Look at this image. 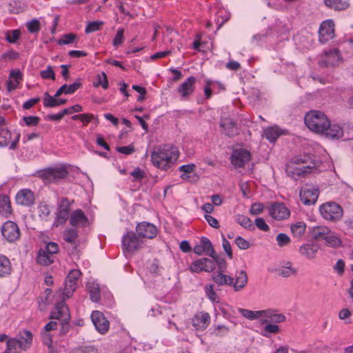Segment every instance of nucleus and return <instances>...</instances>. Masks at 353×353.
Returning <instances> with one entry per match:
<instances>
[{"mask_svg": "<svg viewBox=\"0 0 353 353\" xmlns=\"http://www.w3.org/2000/svg\"><path fill=\"white\" fill-rule=\"evenodd\" d=\"M179 151L170 145H160L152 153V163L158 168L165 170L176 160Z\"/></svg>", "mask_w": 353, "mask_h": 353, "instance_id": "obj_1", "label": "nucleus"}, {"mask_svg": "<svg viewBox=\"0 0 353 353\" xmlns=\"http://www.w3.org/2000/svg\"><path fill=\"white\" fill-rule=\"evenodd\" d=\"M328 121L327 116L319 110H311L305 116V123L307 127L316 133L325 131Z\"/></svg>", "mask_w": 353, "mask_h": 353, "instance_id": "obj_2", "label": "nucleus"}, {"mask_svg": "<svg viewBox=\"0 0 353 353\" xmlns=\"http://www.w3.org/2000/svg\"><path fill=\"white\" fill-rule=\"evenodd\" d=\"M216 261V265L218 266V271L212 274L213 281L219 285H231L233 283V278L230 276L224 274L226 271L228 264L224 259L219 257L216 254L212 257Z\"/></svg>", "mask_w": 353, "mask_h": 353, "instance_id": "obj_3", "label": "nucleus"}, {"mask_svg": "<svg viewBox=\"0 0 353 353\" xmlns=\"http://www.w3.org/2000/svg\"><path fill=\"white\" fill-rule=\"evenodd\" d=\"M321 216L326 220L336 222L340 220L343 214L341 206L335 202H327L319 208Z\"/></svg>", "mask_w": 353, "mask_h": 353, "instance_id": "obj_4", "label": "nucleus"}, {"mask_svg": "<svg viewBox=\"0 0 353 353\" xmlns=\"http://www.w3.org/2000/svg\"><path fill=\"white\" fill-rule=\"evenodd\" d=\"M68 174L66 168L59 166L44 170L39 173L40 177L45 183H56L59 180L64 179Z\"/></svg>", "mask_w": 353, "mask_h": 353, "instance_id": "obj_5", "label": "nucleus"}, {"mask_svg": "<svg viewBox=\"0 0 353 353\" xmlns=\"http://www.w3.org/2000/svg\"><path fill=\"white\" fill-rule=\"evenodd\" d=\"M319 195V190L315 186L306 184L300 190V199L304 205H312L316 203Z\"/></svg>", "mask_w": 353, "mask_h": 353, "instance_id": "obj_6", "label": "nucleus"}, {"mask_svg": "<svg viewBox=\"0 0 353 353\" xmlns=\"http://www.w3.org/2000/svg\"><path fill=\"white\" fill-rule=\"evenodd\" d=\"M122 243L124 250L132 252L142 246L143 241L137 233L128 232L123 236Z\"/></svg>", "mask_w": 353, "mask_h": 353, "instance_id": "obj_7", "label": "nucleus"}, {"mask_svg": "<svg viewBox=\"0 0 353 353\" xmlns=\"http://www.w3.org/2000/svg\"><path fill=\"white\" fill-rule=\"evenodd\" d=\"M342 61V57L338 49L325 51L319 61L321 67H334L339 65Z\"/></svg>", "mask_w": 353, "mask_h": 353, "instance_id": "obj_8", "label": "nucleus"}, {"mask_svg": "<svg viewBox=\"0 0 353 353\" xmlns=\"http://www.w3.org/2000/svg\"><path fill=\"white\" fill-rule=\"evenodd\" d=\"M70 205L71 203L68 199L63 198L61 199L54 223V226L58 227L66 222L70 216Z\"/></svg>", "mask_w": 353, "mask_h": 353, "instance_id": "obj_9", "label": "nucleus"}, {"mask_svg": "<svg viewBox=\"0 0 353 353\" xmlns=\"http://www.w3.org/2000/svg\"><path fill=\"white\" fill-rule=\"evenodd\" d=\"M81 275V272L77 270H71L65 280L63 290V299H69L77 288V283Z\"/></svg>", "mask_w": 353, "mask_h": 353, "instance_id": "obj_10", "label": "nucleus"}, {"mask_svg": "<svg viewBox=\"0 0 353 353\" xmlns=\"http://www.w3.org/2000/svg\"><path fill=\"white\" fill-rule=\"evenodd\" d=\"M303 163L301 158H295L286 165L285 171L289 176L293 177L304 176L305 174L310 172V167L307 165H303L296 167L295 165H299Z\"/></svg>", "mask_w": 353, "mask_h": 353, "instance_id": "obj_11", "label": "nucleus"}, {"mask_svg": "<svg viewBox=\"0 0 353 353\" xmlns=\"http://www.w3.org/2000/svg\"><path fill=\"white\" fill-rule=\"evenodd\" d=\"M251 159L250 152L245 149H236L231 155V162L235 168H243Z\"/></svg>", "mask_w": 353, "mask_h": 353, "instance_id": "obj_12", "label": "nucleus"}, {"mask_svg": "<svg viewBox=\"0 0 353 353\" xmlns=\"http://www.w3.org/2000/svg\"><path fill=\"white\" fill-rule=\"evenodd\" d=\"M1 233L3 237L12 242L19 239L20 236L18 225L10 221H6L1 227Z\"/></svg>", "mask_w": 353, "mask_h": 353, "instance_id": "obj_13", "label": "nucleus"}, {"mask_svg": "<svg viewBox=\"0 0 353 353\" xmlns=\"http://www.w3.org/2000/svg\"><path fill=\"white\" fill-rule=\"evenodd\" d=\"M334 23L332 20H326L320 26L319 28V41L325 43L332 39L334 36Z\"/></svg>", "mask_w": 353, "mask_h": 353, "instance_id": "obj_14", "label": "nucleus"}, {"mask_svg": "<svg viewBox=\"0 0 353 353\" xmlns=\"http://www.w3.org/2000/svg\"><path fill=\"white\" fill-rule=\"evenodd\" d=\"M136 232L141 238L153 239L157 236V227L146 221H143L137 224L136 227Z\"/></svg>", "mask_w": 353, "mask_h": 353, "instance_id": "obj_15", "label": "nucleus"}, {"mask_svg": "<svg viewBox=\"0 0 353 353\" xmlns=\"http://www.w3.org/2000/svg\"><path fill=\"white\" fill-rule=\"evenodd\" d=\"M91 319L97 330L101 334H105L109 329V321L100 311H94L91 314Z\"/></svg>", "mask_w": 353, "mask_h": 353, "instance_id": "obj_16", "label": "nucleus"}, {"mask_svg": "<svg viewBox=\"0 0 353 353\" xmlns=\"http://www.w3.org/2000/svg\"><path fill=\"white\" fill-rule=\"evenodd\" d=\"M195 83L196 78L191 76L177 88V92L181 95L182 100H188L189 99L194 90Z\"/></svg>", "mask_w": 353, "mask_h": 353, "instance_id": "obj_17", "label": "nucleus"}, {"mask_svg": "<svg viewBox=\"0 0 353 353\" xmlns=\"http://www.w3.org/2000/svg\"><path fill=\"white\" fill-rule=\"evenodd\" d=\"M290 210L281 203H275L269 208V214L276 220H283L289 217Z\"/></svg>", "mask_w": 353, "mask_h": 353, "instance_id": "obj_18", "label": "nucleus"}, {"mask_svg": "<svg viewBox=\"0 0 353 353\" xmlns=\"http://www.w3.org/2000/svg\"><path fill=\"white\" fill-rule=\"evenodd\" d=\"M12 137L11 132L6 129H0V145L9 146L10 150H14L17 144L19 141L20 134L15 133V138L13 141H10Z\"/></svg>", "mask_w": 353, "mask_h": 353, "instance_id": "obj_19", "label": "nucleus"}, {"mask_svg": "<svg viewBox=\"0 0 353 353\" xmlns=\"http://www.w3.org/2000/svg\"><path fill=\"white\" fill-rule=\"evenodd\" d=\"M194 252L197 255H201L205 253L210 257H213L215 254L211 241L204 236L201 239L200 243L194 247Z\"/></svg>", "mask_w": 353, "mask_h": 353, "instance_id": "obj_20", "label": "nucleus"}, {"mask_svg": "<svg viewBox=\"0 0 353 353\" xmlns=\"http://www.w3.org/2000/svg\"><path fill=\"white\" fill-rule=\"evenodd\" d=\"M17 204L23 206H31L34 203V194L28 189L21 190L15 197Z\"/></svg>", "mask_w": 353, "mask_h": 353, "instance_id": "obj_21", "label": "nucleus"}, {"mask_svg": "<svg viewBox=\"0 0 353 353\" xmlns=\"http://www.w3.org/2000/svg\"><path fill=\"white\" fill-rule=\"evenodd\" d=\"M210 322V316L208 313L200 312L196 313L192 319V325L197 330H205Z\"/></svg>", "mask_w": 353, "mask_h": 353, "instance_id": "obj_22", "label": "nucleus"}, {"mask_svg": "<svg viewBox=\"0 0 353 353\" xmlns=\"http://www.w3.org/2000/svg\"><path fill=\"white\" fill-rule=\"evenodd\" d=\"M263 316L265 317V319L261 320L262 324L268 323L274 324L282 323L284 322L286 319L283 314L277 313L276 311L274 310H263Z\"/></svg>", "mask_w": 353, "mask_h": 353, "instance_id": "obj_23", "label": "nucleus"}, {"mask_svg": "<svg viewBox=\"0 0 353 353\" xmlns=\"http://www.w3.org/2000/svg\"><path fill=\"white\" fill-rule=\"evenodd\" d=\"M17 341L19 344L20 350H28L32 343L33 335L29 330H23L19 332Z\"/></svg>", "mask_w": 353, "mask_h": 353, "instance_id": "obj_24", "label": "nucleus"}, {"mask_svg": "<svg viewBox=\"0 0 353 353\" xmlns=\"http://www.w3.org/2000/svg\"><path fill=\"white\" fill-rule=\"evenodd\" d=\"M220 127L223 134L232 137L236 134L237 128L234 121L230 118H223L221 120Z\"/></svg>", "mask_w": 353, "mask_h": 353, "instance_id": "obj_25", "label": "nucleus"}, {"mask_svg": "<svg viewBox=\"0 0 353 353\" xmlns=\"http://www.w3.org/2000/svg\"><path fill=\"white\" fill-rule=\"evenodd\" d=\"M88 222V219L81 210H74L70 216V223L74 226L79 225L85 226Z\"/></svg>", "mask_w": 353, "mask_h": 353, "instance_id": "obj_26", "label": "nucleus"}, {"mask_svg": "<svg viewBox=\"0 0 353 353\" xmlns=\"http://www.w3.org/2000/svg\"><path fill=\"white\" fill-rule=\"evenodd\" d=\"M321 134H325L327 137L331 139H339L343 135V130L341 127L337 124H331L330 121L326 126V130Z\"/></svg>", "mask_w": 353, "mask_h": 353, "instance_id": "obj_27", "label": "nucleus"}, {"mask_svg": "<svg viewBox=\"0 0 353 353\" xmlns=\"http://www.w3.org/2000/svg\"><path fill=\"white\" fill-rule=\"evenodd\" d=\"M319 249V247L316 244H304L300 247L299 252L307 259H313L315 258Z\"/></svg>", "mask_w": 353, "mask_h": 353, "instance_id": "obj_28", "label": "nucleus"}, {"mask_svg": "<svg viewBox=\"0 0 353 353\" xmlns=\"http://www.w3.org/2000/svg\"><path fill=\"white\" fill-rule=\"evenodd\" d=\"M82 85L80 79H77L71 85L64 84L60 87L55 93V97H60L62 94H73Z\"/></svg>", "mask_w": 353, "mask_h": 353, "instance_id": "obj_29", "label": "nucleus"}, {"mask_svg": "<svg viewBox=\"0 0 353 353\" xmlns=\"http://www.w3.org/2000/svg\"><path fill=\"white\" fill-rule=\"evenodd\" d=\"M248 283V276L244 270H241L236 272L235 276V281H233L232 284L230 286H233L236 292L240 291L243 289Z\"/></svg>", "mask_w": 353, "mask_h": 353, "instance_id": "obj_30", "label": "nucleus"}, {"mask_svg": "<svg viewBox=\"0 0 353 353\" xmlns=\"http://www.w3.org/2000/svg\"><path fill=\"white\" fill-rule=\"evenodd\" d=\"M330 229L325 225L314 227L311 231L312 237L316 240H325L327 235H329Z\"/></svg>", "mask_w": 353, "mask_h": 353, "instance_id": "obj_31", "label": "nucleus"}, {"mask_svg": "<svg viewBox=\"0 0 353 353\" xmlns=\"http://www.w3.org/2000/svg\"><path fill=\"white\" fill-rule=\"evenodd\" d=\"M68 307L64 303H59L56 305L54 311L51 312L50 318L52 319H60L68 316Z\"/></svg>", "mask_w": 353, "mask_h": 353, "instance_id": "obj_32", "label": "nucleus"}, {"mask_svg": "<svg viewBox=\"0 0 353 353\" xmlns=\"http://www.w3.org/2000/svg\"><path fill=\"white\" fill-rule=\"evenodd\" d=\"M12 265L9 259L2 254H0V278L5 277L10 274Z\"/></svg>", "mask_w": 353, "mask_h": 353, "instance_id": "obj_33", "label": "nucleus"}, {"mask_svg": "<svg viewBox=\"0 0 353 353\" xmlns=\"http://www.w3.org/2000/svg\"><path fill=\"white\" fill-rule=\"evenodd\" d=\"M9 78L13 79L9 80L7 83L8 90L10 91L18 86L19 81L22 80V74L19 70H12Z\"/></svg>", "mask_w": 353, "mask_h": 353, "instance_id": "obj_34", "label": "nucleus"}, {"mask_svg": "<svg viewBox=\"0 0 353 353\" xmlns=\"http://www.w3.org/2000/svg\"><path fill=\"white\" fill-rule=\"evenodd\" d=\"M11 213L10 198L6 195H0V214L8 216Z\"/></svg>", "mask_w": 353, "mask_h": 353, "instance_id": "obj_35", "label": "nucleus"}, {"mask_svg": "<svg viewBox=\"0 0 353 353\" xmlns=\"http://www.w3.org/2000/svg\"><path fill=\"white\" fill-rule=\"evenodd\" d=\"M281 134V130L277 126H272L266 128L263 134L270 142H274Z\"/></svg>", "mask_w": 353, "mask_h": 353, "instance_id": "obj_36", "label": "nucleus"}, {"mask_svg": "<svg viewBox=\"0 0 353 353\" xmlns=\"http://www.w3.org/2000/svg\"><path fill=\"white\" fill-rule=\"evenodd\" d=\"M326 6L335 10H342L349 7V3L342 0H324Z\"/></svg>", "mask_w": 353, "mask_h": 353, "instance_id": "obj_37", "label": "nucleus"}, {"mask_svg": "<svg viewBox=\"0 0 353 353\" xmlns=\"http://www.w3.org/2000/svg\"><path fill=\"white\" fill-rule=\"evenodd\" d=\"M37 260L38 263L42 265H49L54 261L53 256L42 249L39 251Z\"/></svg>", "mask_w": 353, "mask_h": 353, "instance_id": "obj_38", "label": "nucleus"}, {"mask_svg": "<svg viewBox=\"0 0 353 353\" xmlns=\"http://www.w3.org/2000/svg\"><path fill=\"white\" fill-rule=\"evenodd\" d=\"M239 311L245 318L249 320L257 319L263 316V310L252 311L248 309L240 308Z\"/></svg>", "mask_w": 353, "mask_h": 353, "instance_id": "obj_39", "label": "nucleus"}, {"mask_svg": "<svg viewBox=\"0 0 353 353\" xmlns=\"http://www.w3.org/2000/svg\"><path fill=\"white\" fill-rule=\"evenodd\" d=\"M306 224L303 221L296 222L291 226V231L294 236L301 237L305 231Z\"/></svg>", "mask_w": 353, "mask_h": 353, "instance_id": "obj_40", "label": "nucleus"}, {"mask_svg": "<svg viewBox=\"0 0 353 353\" xmlns=\"http://www.w3.org/2000/svg\"><path fill=\"white\" fill-rule=\"evenodd\" d=\"M236 221L239 225L245 229H248L250 230H254V226L252 224L251 219L246 216L239 214L236 217Z\"/></svg>", "mask_w": 353, "mask_h": 353, "instance_id": "obj_41", "label": "nucleus"}, {"mask_svg": "<svg viewBox=\"0 0 353 353\" xmlns=\"http://www.w3.org/2000/svg\"><path fill=\"white\" fill-rule=\"evenodd\" d=\"M19 344L17 339L12 338L7 341L6 350L3 353H19L18 351L19 348Z\"/></svg>", "mask_w": 353, "mask_h": 353, "instance_id": "obj_42", "label": "nucleus"}, {"mask_svg": "<svg viewBox=\"0 0 353 353\" xmlns=\"http://www.w3.org/2000/svg\"><path fill=\"white\" fill-rule=\"evenodd\" d=\"M325 241L327 245L332 247L339 246L341 243L340 238L331 230L329 232V235H327L325 237Z\"/></svg>", "mask_w": 353, "mask_h": 353, "instance_id": "obj_43", "label": "nucleus"}, {"mask_svg": "<svg viewBox=\"0 0 353 353\" xmlns=\"http://www.w3.org/2000/svg\"><path fill=\"white\" fill-rule=\"evenodd\" d=\"M77 236L78 232L74 229H67L63 234V239L70 243H75Z\"/></svg>", "mask_w": 353, "mask_h": 353, "instance_id": "obj_44", "label": "nucleus"}, {"mask_svg": "<svg viewBox=\"0 0 353 353\" xmlns=\"http://www.w3.org/2000/svg\"><path fill=\"white\" fill-rule=\"evenodd\" d=\"M6 39L10 43H15L19 39L21 32L19 30H8L6 32Z\"/></svg>", "mask_w": 353, "mask_h": 353, "instance_id": "obj_45", "label": "nucleus"}, {"mask_svg": "<svg viewBox=\"0 0 353 353\" xmlns=\"http://www.w3.org/2000/svg\"><path fill=\"white\" fill-rule=\"evenodd\" d=\"M265 324L266 325L263 328L264 333H263L264 336L268 337V334H277L280 332L279 327L277 325L271 323Z\"/></svg>", "mask_w": 353, "mask_h": 353, "instance_id": "obj_46", "label": "nucleus"}, {"mask_svg": "<svg viewBox=\"0 0 353 353\" xmlns=\"http://www.w3.org/2000/svg\"><path fill=\"white\" fill-rule=\"evenodd\" d=\"M204 262L203 258L193 262L190 266V270L192 272L199 273L204 271Z\"/></svg>", "mask_w": 353, "mask_h": 353, "instance_id": "obj_47", "label": "nucleus"}, {"mask_svg": "<svg viewBox=\"0 0 353 353\" xmlns=\"http://www.w3.org/2000/svg\"><path fill=\"white\" fill-rule=\"evenodd\" d=\"M57 98L55 95L52 97L48 92L44 93L43 105L46 108H53L57 106Z\"/></svg>", "mask_w": 353, "mask_h": 353, "instance_id": "obj_48", "label": "nucleus"}, {"mask_svg": "<svg viewBox=\"0 0 353 353\" xmlns=\"http://www.w3.org/2000/svg\"><path fill=\"white\" fill-rule=\"evenodd\" d=\"M99 85H101L104 89H107L108 88V78L105 73L103 72L97 75V82L94 83V87H98Z\"/></svg>", "mask_w": 353, "mask_h": 353, "instance_id": "obj_49", "label": "nucleus"}, {"mask_svg": "<svg viewBox=\"0 0 353 353\" xmlns=\"http://www.w3.org/2000/svg\"><path fill=\"white\" fill-rule=\"evenodd\" d=\"M296 273V270L292 268V264L290 262H288L286 263V267L285 269L280 270L279 274L283 277H289L292 274H295Z\"/></svg>", "mask_w": 353, "mask_h": 353, "instance_id": "obj_50", "label": "nucleus"}, {"mask_svg": "<svg viewBox=\"0 0 353 353\" xmlns=\"http://www.w3.org/2000/svg\"><path fill=\"white\" fill-rule=\"evenodd\" d=\"M102 25L103 22L99 21L90 22L85 27V32L88 34L99 30Z\"/></svg>", "mask_w": 353, "mask_h": 353, "instance_id": "obj_51", "label": "nucleus"}, {"mask_svg": "<svg viewBox=\"0 0 353 353\" xmlns=\"http://www.w3.org/2000/svg\"><path fill=\"white\" fill-rule=\"evenodd\" d=\"M76 38L77 35L74 33L65 34L58 41V43L59 45H68L74 42Z\"/></svg>", "mask_w": 353, "mask_h": 353, "instance_id": "obj_52", "label": "nucleus"}, {"mask_svg": "<svg viewBox=\"0 0 353 353\" xmlns=\"http://www.w3.org/2000/svg\"><path fill=\"white\" fill-rule=\"evenodd\" d=\"M206 294L212 302H219V298L214 290L213 285H207L205 288Z\"/></svg>", "mask_w": 353, "mask_h": 353, "instance_id": "obj_53", "label": "nucleus"}, {"mask_svg": "<svg viewBox=\"0 0 353 353\" xmlns=\"http://www.w3.org/2000/svg\"><path fill=\"white\" fill-rule=\"evenodd\" d=\"M278 245L280 247L288 245L290 243V238L284 233H279L276 238Z\"/></svg>", "mask_w": 353, "mask_h": 353, "instance_id": "obj_54", "label": "nucleus"}, {"mask_svg": "<svg viewBox=\"0 0 353 353\" xmlns=\"http://www.w3.org/2000/svg\"><path fill=\"white\" fill-rule=\"evenodd\" d=\"M27 28L30 33H37L40 30V22L37 19H33L27 23Z\"/></svg>", "mask_w": 353, "mask_h": 353, "instance_id": "obj_55", "label": "nucleus"}, {"mask_svg": "<svg viewBox=\"0 0 353 353\" xmlns=\"http://www.w3.org/2000/svg\"><path fill=\"white\" fill-rule=\"evenodd\" d=\"M123 34H124L123 29L121 28L117 30V34L113 39V46L114 47H118L123 43V39H124Z\"/></svg>", "mask_w": 353, "mask_h": 353, "instance_id": "obj_56", "label": "nucleus"}, {"mask_svg": "<svg viewBox=\"0 0 353 353\" xmlns=\"http://www.w3.org/2000/svg\"><path fill=\"white\" fill-rule=\"evenodd\" d=\"M90 299L94 302H97L101 299L100 290L98 287L92 286L89 288Z\"/></svg>", "mask_w": 353, "mask_h": 353, "instance_id": "obj_57", "label": "nucleus"}, {"mask_svg": "<svg viewBox=\"0 0 353 353\" xmlns=\"http://www.w3.org/2000/svg\"><path fill=\"white\" fill-rule=\"evenodd\" d=\"M40 75L44 79L55 80V74L50 65H48L46 70L41 71Z\"/></svg>", "mask_w": 353, "mask_h": 353, "instance_id": "obj_58", "label": "nucleus"}, {"mask_svg": "<svg viewBox=\"0 0 353 353\" xmlns=\"http://www.w3.org/2000/svg\"><path fill=\"white\" fill-rule=\"evenodd\" d=\"M204 262V272H212L216 268V261L214 259H210L208 258H203Z\"/></svg>", "mask_w": 353, "mask_h": 353, "instance_id": "obj_59", "label": "nucleus"}, {"mask_svg": "<svg viewBox=\"0 0 353 353\" xmlns=\"http://www.w3.org/2000/svg\"><path fill=\"white\" fill-rule=\"evenodd\" d=\"M42 250L53 256L54 254L58 252L59 245L54 242H50Z\"/></svg>", "mask_w": 353, "mask_h": 353, "instance_id": "obj_60", "label": "nucleus"}, {"mask_svg": "<svg viewBox=\"0 0 353 353\" xmlns=\"http://www.w3.org/2000/svg\"><path fill=\"white\" fill-rule=\"evenodd\" d=\"M50 208L48 205L41 204L39 207V216L43 219H46L50 214Z\"/></svg>", "mask_w": 353, "mask_h": 353, "instance_id": "obj_61", "label": "nucleus"}, {"mask_svg": "<svg viewBox=\"0 0 353 353\" xmlns=\"http://www.w3.org/2000/svg\"><path fill=\"white\" fill-rule=\"evenodd\" d=\"M23 121L28 126H36L38 125L40 119L36 116L23 117Z\"/></svg>", "mask_w": 353, "mask_h": 353, "instance_id": "obj_62", "label": "nucleus"}, {"mask_svg": "<svg viewBox=\"0 0 353 353\" xmlns=\"http://www.w3.org/2000/svg\"><path fill=\"white\" fill-rule=\"evenodd\" d=\"M72 353H98V352L94 346H84L74 350Z\"/></svg>", "mask_w": 353, "mask_h": 353, "instance_id": "obj_63", "label": "nucleus"}, {"mask_svg": "<svg viewBox=\"0 0 353 353\" xmlns=\"http://www.w3.org/2000/svg\"><path fill=\"white\" fill-rule=\"evenodd\" d=\"M235 243L241 250H247L250 246V243L241 236L236 238Z\"/></svg>", "mask_w": 353, "mask_h": 353, "instance_id": "obj_64", "label": "nucleus"}]
</instances>
